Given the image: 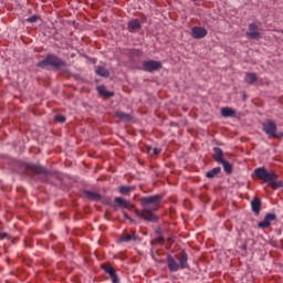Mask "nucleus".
<instances>
[{
    "label": "nucleus",
    "instance_id": "32",
    "mask_svg": "<svg viewBox=\"0 0 283 283\" xmlns=\"http://www.w3.org/2000/svg\"><path fill=\"white\" fill-rule=\"evenodd\" d=\"M123 216L126 218V220H129V222H134V219H132V217H129L126 211H123Z\"/></svg>",
    "mask_w": 283,
    "mask_h": 283
},
{
    "label": "nucleus",
    "instance_id": "14",
    "mask_svg": "<svg viewBox=\"0 0 283 283\" xmlns=\"http://www.w3.org/2000/svg\"><path fill=\"white\" fill-rule=\"evenodd\" d=\"M179 266L180 269H187L189 264L187 263L189 260V256L187 255V252L182 250L179 254Z\"/></svg>",
    "mask_w": 283,
    "mask_h": 283
},
{
    "label": "nucleus",
    "instance_id": "7",
    "mask_svg": "<svg viewBox=\"0 0 283 283\" xmlns=\"http://www.w3.org/2000/svg\"><path fill=\"white\" fill-rule=\"evenodd\" d=\"M27 169L33 174H38V176H44L45 178L46 176H50V171H48V169H45L43 166L30 164L27 165Z\"/></svg>",
    "mask_w": 283,
    "mask_h": 283
},
{
    "label": "nucleus",
    "instance_id": "2",
    "mask_svg": "<svg viewBox=\"0 0 283 283\" xmlns=\"http://www.w3.org/2000/svg\"><path fill=\"white\" fill-rule=\"evenodd\" d=\"M254 176L259 180H262L263 182H268V185L272 189H280V187H283L282 181L277 180L279 178L277 174H275V171L273 170L269 171L264 167H259L254 169Z\"/></svg>",
    "mask_w": 283,
    "mask_h": 283
},
{
    "label": "nucleus",
    "instance_id": "35",
    "mask_svg": "<svg viewBox=\"0 0 283 283\" xmlns=\"http://www.w3.org/2000/svg\"><path fill=\"white\" fill-rule=\"evenodd\" d=\"M242 249H243V251H247V243L242 244Z\"/></svg>",
    "mask_w": 283,
    "mask_h": 283
},
{
    "label": "nucleus",
    "instance_id": "28",
    "mask_svg": "<svg viewBox=\"0 0 283 283\" xmlns=\"http://www.w3.org/2000/svg\"><path fill=\"white\" fill-rule=\"evenodd\" d=\"M163 242H165V238L163 235H159L154 241H151V244H163Z\"/></svg>",
    "mask_w": 283,
    "mask_h": 283
},
{
    "label": "nucleus",
    "instance_id": "10",
    "mask_svg": "<svg viewBox=\"0 0 283 283\" xmlns=\"http://www.w3.org/2000/svg\"><path fill=\"white\" fill-rule=\"evenodd\" d=\"M166 262H167L168 271H170V273H176L177 271L180 270V264L176 259H174V256H171V254L167 255Z\"/></svg>",
    "mask_w": 283,
    "mask_h": 283
},
{
    "label": "nucleus",
    "instance_id": "1",
    "mask_svg": "<svg viewBox=\"0 0 283 283\" xmlns=\"http://www.w3.org/2000/svg\"><path fill=\"white\" fill-rule=\"evenodd\" d=\"M163 201V197L159 195H154L150 197H143L139 199L142 210H135V213L142 220H146V222H158V216L156 211L160 209V202Z\"/></svg>",
    "mask_w": 283,
    "mask_h": 283
},
{
    "label": "nucleus",
    "instance_id": "34",
    "mask_svg": "<svg viewBox=\"0 0 283 283\" xmlns=\"http://www.w3.org/2000/svg\"><path fill=\"white\" fill-rule=\"evenodd\" d=\"M154 154H155V156H158V154H160V149L155 148V149H154Z\"/></svg>",
    "mask_w": 283,
    "mask_h": 283
},
{
    "label": "nucleus",
    "instance_id": "39",
    "mask_svg": "<svg viewBox=\"0 0 283 283\" xmlns=\"http://www.w3.org/2000/svg\"><path fill=\"white\" fill-rule=\"evenodd\" d=\"M159 262H161V263H163V262H165V261L160 260Z\"/></svg>",
    "mask_w": 283,
    "mask_h": 283
},
{
    "label": "nucleus",
    "instance_id": "6",
    "mask_svg": "<svg viewBox=\"0 0 283 283\" xmlns=\"http://www.w3.org/2000/svg\"><path fill=\"white\" fill-rule=\"evenodd\" d=\"M260 27L258 25V23L252 22L248 25V31H247V36H249V39H260L262 36V34L260 33Z\"/></svg>",
    "mask_w": 283,
    "mask_h": 283
},
{
    "label": "nucleus",
    "instance_id": "36",
    "mask_svg": "<svg viewBox=\"0 0 283 283\" xmlns=\"http://www.w3.org/2000/svg\"><path fill=\"white\" fill-rule=\"evenodd\" d=\"M243 99L247 101V94L243 95Z\"/></svg>",
    "mask_w": 283,
    "mask_h": 283
},
{
    "label": "nucleus",
    "instance_id": "19",
    "mask_svg": "<svg viewBox=\"0 0 283 283\" xmlns=\"http://www.w3.org/2000/svg\"><path fill=\"white\" fill-rule=\"evenodd\" d=\"M135 30H140V20L133 19L128 22V31L134 32Z\"/></svg>",
    "mask_w": 283,
    "mask_h": 283
},
{
    "label": "nucleus",
    "instance_id": "37",
    "mask_svg": "<svg viewBox=\"0 0 283 283\" xmlns=\"http://www.w3.org/2000/svg\"><path fill=\"white\" fill-rule=\"evenodd\" d=\"M170 125L175 126L176 124L175 123H170Z\"/></svg>",
    "mask_w": 283,
    "mask_h": 283
},
{
    "label": "nucleus",
    "instance_id": "15",
    "mask_svg": "<svg viewBox=\"0 0 283 283\" xmlns=\"http://www.w3.org/2000/svg\"><path fill=\"white\" fill-rule=\"evenodd\" d=\"M97 93L99 94V96H105L106 98H112L115 96V93L112 91H107L105 85L97 86Z\"/></svg>",
    "mask_w": 283,
    "mask_h": 283
},
{
    "label": "nucleus",
    "instance_id": "9",
    "mask_svg": "<svg viewBox=\"0 0 283 283\" xmlns=\"http://www.w3.org/2000/svg\"><path fill=\"white\" fill-rule=\"evenodd\" d=\"M115 202H116V205L114 206L115 211H118V209H134V205L125 200L123 197H116Z\"/></svg>",
    "mask_w": 283,
    "mask_h": 283
},
{
    "label": "nucleus",
    "instance_id": "3",
    "mask_svg": "<svg viewBox=\"0 0 283 283\" xmlns=\"http://www.w3.org/2000/svg\"><path fill=\"white\" fill-rule=\"evenodd\" d=\"M36 66L42 67V70L45 67H53V70H65V67H67V63L54 54H48L45 59L38 62Z\"/></svg>",
    "mask_w": 283,
    "mask_h": 283
},
{
    "label": "nucleus",
    "instance_id": "4",
    "mask_svg": "<svg viewBox=\"0 0 283 283\" xmlns=\"http://www.w3.org/2000/svg\"><path fill=\"white\" fill-rule=\"evenodd\" d=\"M263 132L272 138H282L283 133H277V124L271 119H266L263 124Z\"/></svg>",
    "mask_w": 283,
    "mask_h": 283
},
{
    "label": "nucleus",
    "instance_id": "30",
    "mask_svg": "<svg viewBox=\"0 0 283 283\" xmlns=\"http://www.w3.org/2000/svg\"><path fill=\"white\" fill-rule=\"evenodd\" d=\"M55 120H56L57 123H65L66 117L63 116V115H57V116H55Z\"/></svg>",
    "mask_w": 283,
    "mask_h": 283
},
{
    "label": "nucleus",
    "instance_id": "17",
    "mask_svg": "<svg viewBox=\"0 0 283 283\" xmlns=\"http://www.w3.org/2000/svg\"><path fill=\"white\" fill-rule=\"evenodd\" d=\"M119 240L120 242H136L138 235H136V231H130V234H123Z\"/></svg>",
    "mask_w": 283,
    "mask_h": 283
},
{
    "label": "nucleus",
    "instance_id": "24",
    "mask_svg": "<svg viewBox=\"0 0 283 283\" xmlns=\"http://www.w3.org/2000/svg\"><path fill=\"white\" fill-rule=\"evenodd\" d=\"M132 191H134V187H129V186L119 187V193H122V196H129Z\"/></svg>",
    "mask_w": 283,
    "mask_h": 283
},
{
    "label": "nucleus",
    "instance_id": "21",
    "mask_svg": "<svg viewBox=\"0 0 283 283\" xmlns=\"http://www.w3.org/2000/svg\"><path fill=\"white\" fill-rule=\"evenodd\" d=\"M221 116H223L224 118H231V116H235V111L230 107H223L221 109Z\"/></svg>",
    "mask_w": 283,
    "mask_h": 283
},
{
    "label": "nucleus",
    "instance_id": "8",
    "mask_svg": "<svg viewBox=\"0 0 283 283\" xmlns=\"http://www.w3.org/2000/svg\"><path fill=\"white\" fill-rule=\"evenodd\" d=\"M163 69V63L158 62V61H146L144 63V70L145 72H158V70Z\"/></svg>",
    "mask_w": 283,
    "mask_h": 283
},
{
    "label": "nucleus",
    "instance_id": "38",
    "mask_svg": "<svg viewBox=\"0 0 283 283\" xmlns=\"http://www.w3.org/2000/svg\"><path fill=\"white\" fill-rule=\"evenodd\" d=\"M192 1H195V2H196V1H202V0H192Z\"/></svg>",
    "mask_w": 283,
    "mask_h": 283
},
{
    "label": "nucleus",
    "instance_id": "5",
    "mask_svg": "<svg viewBox=\"0 0 283 283\" xmlns=\"http://www.w3.org/2000/svg\"><path fill=\"white\" fill-rule=\"evenodd\" d=\"M274 220H277V214L269 212L265 214L263 221H260L258 223V227L259 229H269V227H271V223L274 222Z\"/></svg>",
    "mask_w": 283,
    "mask_h": 283
},
{
    "label": "nucleus",
    "instance_id": "29",
    "mask_svg": "<svg viewBox=\"0 0 283 283\" xmlns=\"http://www.w3.org/2000/svg\"><path fill=\"white\" fill-rule=\"evenodd\" d=\"M27 21H28V23H36V21H39V17L32 15V17L28 18Z\"/></svg>",
    "mask_w": 283,
    "mask_h": 283
},
{
    "label": "nucleus",
    "instance_id": "26",
    "mask_svg": "<svg viewBox=\"0 0 283 283\" xmlns=\"http://www.w3.org/2000/svg\"><path fill=\"white\" fill-rule=\"evenodd\" d=\"M113 283H120V279H118V275L116 274V270L114 268L112 271L107 272Z\"/></svg>",
    "mask_w": 283,
    "mask_h": 283
},
{
    "label": "nucleus",
    "instance_id": "13",
    "mask_svg": "<svg viewBox=\"0 0 283 283\" xmlns=\"http://www.w3.org/2000/svg\"><path fill=\"white\" fill-rule=\"evenodd\" d=\"M84 195L88 200H92L93 202H99V200H103V196H101L98 192L85 190Z\"/></svg>",
    "mask_w": 283,
    "mask_h": 283
},
{
    "label": "nucleus",
    "instance_id": "23",
    "mask_svg": "<svg viewBox=\"0 0 283 283\" xmlns=\"http://www.w3.org/2000/svg\"><path fill=\"white\" fill-rule=\"evenodd\" d=\"M222 171V168L220 167H216L213 169H211L210 171H208L206 174L207 178H216L218 176V174H220Z\"/></svg>",
    "mask_w": 283,
    "mask_h": 283
},
{
    "label": "nucleus",
    "instance_id": "20",
    "mask_svg": "<svg viewBox=\"0 0 283 283\" xmlns=\"http://www.w3.org/2000/svg\"><path fill=\"white\" fill-rule=\"evenodd\" d=\"M258 82V74L255 73H247L245 74V83H248V85H253V83Z\"/></svg>",
    "mask_w": 283,
    "mask_h": 283
},
{
    "label": "nucleus",
    "instance_id": "25",
    "mask_svg": "<svg viewBox=\"0 0 283 283\" xmlns=\"http://www.w3.org/2000/svg\"><path fill=\"white\" fill-rule=\"evenodd\" d=\"M220 165L223 166L226 174H233V165H231V163L223 160Z\"/></svg>",
    "mask_w": 283,
    "mask_h": 283
},
{
    "label": "nucleus",
    "instance_id": "22",
    "mask_svg": "<svg viewBox=\"0 0 283 283\" xmlns=\"http://www.w3.org/2000/svg\"><path fill=\"white\" fill-rule=\"evenodd\" d=\"M97 76H104V78L109 77V71L103 66H97L95 70Z\"/></svg>",
    "mask_w": 283,
    "mask_h": 283
},
{
    "label": "nucleus",
    "instance_id": "27",
    "mask_svg": "<svg viewBox=\"0 0 283 283\" xmlns=\"http://www.w3.org/2000/svg\"><path fill=\"white\" fill-rule=\"evenodd\" d=\"M102 269H103V271H105V273H109V271H112L114 269V266H112L111 263H104L102 265Z\"/></svg>",
    "mask_w": 283,
    "mask_h": 283
},
{
    "label": "nucleus",
    "instance_id": "11",
    "mask_svg": "<svg viewBox=\"0 0 283 283\" xmlns=\"http://www.w3.org/2000/svg\"><path fill=\"white\" fill-rule=\"evenodd\" d=\"M192 32V36L195 39H205V36H207L208 31L207 29L202 28V27H193L191 29Z\"/></svg>",
    "mask_w": 283,
    "mask_h": 283
},
{
    "label": "nucleus",
    "instance_id": "18",
    "mask_svg": "<svg viewBox=\"0 0 283 283\" xmlns=\"http://www.w3.org/2000/svg\"><path fill=\"white\" fill-rule=\"evenodd\" d=\"M115 116H116L117 118H119V120H124L125 123L132 122V115H129V114H127V113H125V112H123V111H117V112L115 113Z\"/></svg>",
    "mask_w": 283,
    "mask_h": 283
},
{
    "label": "nucleus",
    "instance_id": "16",
    "mask_svg": "<svg viewBox=\"0 0 283 283\" xmlns=\"http://www.w3.org/2000/svg\"><path fill=\"white\" fill-rule=\"evenodd\" d=\"M213 160H216V163H223L224 161V153L222 151V148L219 147H214L213 148Z\"/></svg>",
    "mask_w": 283,
    "mask_h": 283
},
{
    "label": "nucleus",
    "instance_id": "33",
    "mask_svg": "<svg viewBox=\"0 0 283 283\" xmlns=\"http://www.w3.org/2000/svg\"><path fill=\"white\" fill-rule=\"evenodd\" d=\"M4 238H10V235L6 232H0V240H4Z\"/></svg>",
    "mask_w": 283,
    "mask_h": 283
},
{
    "label": "nucleus",
    "instance_id": "31",
    "mask_svg": "<svg viewBox=\"0 0 283 283\" xmlns=\"http://www.w3.org/2000/svg\"><path fill=\"white\" fill-rule=\"evenodd\" d=\"M155 234H156L157 237L163 235V229H161L160 227H157L156 230H155Z\"/></svg>",
    "mask_w": 283,
    "mask_h": 283
},
{
    "label": "nucleus",
    "instance_id": "12",
    "mask_svg": "<svg viewBox=\"0 0 283 283\" xmlns=\"http://www.w3.org/2000/svg\"><path fill=\"white\" fill-rule=\"evenodd\" d=\"M251 209L253 213H255L256 216H260V211H262V199H260L259 197H255L251 201Z\"/></svg>",
    "mask_w": 283,
    "mask_h": 283
}]
</instances>
